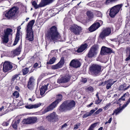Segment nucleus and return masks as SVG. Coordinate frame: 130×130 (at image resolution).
<instances>
[{"label":"nucleus","mask_w":130,"mask_h":130,"mask_svg":"<svg viewBox=\"0 0 130 130\" xmlns=\"http://www.w3.org/2000/svg\"><path fill=\"white\" fill-rule=\"evenodd\" d=\"M70 78V76L67 75L61 77L58 80L57 82L58 83H65L68 82Z\"/></svg>","instance_id":"nucleus-18"},{"label":"nucleus","mask_w":130,"mask_h":130,"mask_svg":"<svg viewBox=\"0 0 130 130\" xmlns=\"http://www.w3.org/2000/svg\"><path fill=\"white\" fill-rule=\"evenodd\" d=\"M112 120V117H110L109 118V119L108 120V121H107L105 123V125L107 123H109V124H110L111 123Z\"/></svg>","instance_id":"nucleus-50"},{"label":"nucleus","mask_w":130,"mask_h":130,"mask_svg":"<svg viewBox=\"0 0 130 130\" xmlns=\"http://www.w3.org/2000/svg\"><path fill=\"white\" fill-rule=\"evenodd\" d=\"M67 124H66V123H65V124H63L61 128L62 129L63 128L67 126Z\"/></svg>","instance_id":"nucleus-60"},{"label":"nucleus","mask_w":130,"mask_h":130,"mask_svg":"<svg viewBox=\"0 0 130 130\" xmlns=\"http://www.w3.org/2000/svg\"><path fill=\"white\" fill-rule=\"evenodd\" d=\"M117 80L113 81L112 79H110L105 82V83H108L106 86V88L108 89L111 87V86L116 82Z\"/></svg>","instance_id":"nucleus-24"},{"label":"nucleus","mask_w":130,"mask_h":130,"mask_svg":"<svg viewBox=\"0 0 130 130\" xmlns=\"http://www.w3.org/2000/svg\"><path fill=\"white\" fill-rule=\"evenodd\" d=\"M37 118L36 117H30L26 119H24L23 121L24 124H30L36 122L37 120Z\"/></svg>","instance_id":"nucleus-10"},{"label":"nucleus","mask_w":130,"mask_h":130,"mask_svg":"<svg viewBox=\"0 0 130 130\" xmlns=\"http://www.w3.org/2000/svg\"><path fill=\"white\" fill-rule=\"evenodd\" d=\"M13 31L12 29L9 28V37H10V39H11L12 37Z\"/></svg>","instance_id":"nucleus-39"},{"label":"nucleus","mask_w":130,"mask_h":130,"mask_svg":"<svg viewBox=\"0 0 130 130\" xmlns=\"http://www.w3.org/2000/svg\"><path fill=\"white\" fill-rule=\"evenodd\" d=\"M56 59V58L55 57H53L50 59L47 62V63L49 64H52L54 63Z\"/></svg>","instance_id":"nucleus-34"},{"label":"nucleus","mask_w":130,"mask_h":130,"mask_svg":"<svg viewBox=\"0 0 130 130\" xmlns=\"http://www.w3.org/2000/svg\"><path fill=\"white\" fill-rule=\"evenodd\" d=\"M122 6V4L116 5L110 9L109 15L111 18H114L119 12Z\"/></svg>","instance_id":"nucleus-5"},{"label":"nucleus","mask_w":130,"mask_h":130,"mask_svg":"<svg viewBox=\"0 0 130 130\" xmlns=\"http://www.w3.org/2000/svg\"><path fill=\"white\" fill-rule=\"evenodd\" d=\"M87 14L88 16L90 19L92 18L93 17V13L90 11H88L87 12Z\"/></svg>","instance_id":"nucleus-36"},{"label":"nucleus","mask_w":130,"mask_h":130,"mask_svg":"<svg viewBox=\"0 0 130 130\" xmlns=\"http://www.w3.org/2000/svg\"><path fill=\"white\" fill-rule=\"evenodd\" d=\"M13 96L15 98H18L19 96V92L17 91H15L13 94Z\"/></svg>","instance_id":"nucleus-41"},{"label":"nucleus","mask_w":130,"mask_h":130,"mask_svg":"<svg viewBox=\"0 0 130 130\" xmlns=\"http://www.w3.org/2000/svg\"><path fill=\"white\" fill-rule=\"evenodd\" d=\"M41 105V103H37L34 105L29 104L26 105L25 107L27 109H31L33 108H36L40 107Z\"/></svg>","instance_id":"nucleus-26"},{"label":"nucleus","mask_w":130,"mask_h":130,"mask_svg":"<svg viewBox=\"0 0 130 130\" xmlns=\"http://www.w3.org/2000/svg\"><path fill=\"white\" fill-rule=\"evenodd\" d=\"M111 29L109 28H106L104 30L100 35V37L102 39H103L105 37L108 36L110 34Z\"/></svg>","instance_id":"nucleus-11"},{"label":"nucleus","mask_w":130,"mask_h":130,"mask_svg":"<svg viewBox=\"0 0 130 130\" xmlns=\"http://www.w3.org/2000/svg\"><path fill=\"white\" fill-rule=\"evenodd\" d=\"M96 126V124L94 123L91 125L88 130H93V129Z\"/></svg>","instance_id":"nucleus-45"},{"label":"nucleus","mask_w":130,"mask_h":130,"mask_svg":"<svg viewBox=\"0 0 130 130\" xmlns=\"http://www.w3.org/2000/svg\"><path fill=\"white\" fill-rule=\"evenodd\" d=\"M32 5L34 6L36 9L38 8V5H37L36 2L35 1H33L32 2Z\"/></svg>","instance_id":"nucleus-44"},{"label":"nucleus","mask_w":130,"mask_h":130,"mask_svg":"<svg viewBox=\"0 0 130 130\" xmlns=\"http://www.w3.org/2000/svg\"><path fill=\"white\" fill-rule=\"evenodd\" d=\"M47 5V4L45 1V0H42L40 4L38 5V8L43 7Z\"/></svg>","instance_id":"nucleus-31"},{"label":"nucleus","mask_w":130,"mask_h":130,"mask_svg":"<svg viewBox=\"0 0 130 130\" xmlns=\"http://www.w3.org/2000/svg\"><path fill=\"white\" fill-rule=\"evenodd\" d=\"M82 28L76 25H74L73 27L72 30L76 35H79L81 32Z\"/></svg>","instance_id":"nucleus-16"},{"label":"nucleus","mask_w":130,"mask_h":130,"mask_svg":"<svg viewBox=\"0 0 130 130\" xmlns=\"http://www.w3.org/2000/svg\"><path fill=\"white\" fill-rule=\"evenodd\" d=\"M88 112H87V113L84 114L83 115V118H86L88 116H89Z\"/></svg>","instance_id":"nucleus-53"},{"label":"nucleus","mask_w":130,"mask_h":130,"mask_svg":"<svg viewBox=\"0 0 130 130\" xmlns=\"http://www.w3.org/2000/svg\"><path fill=\"white\" fill-rule=\"evenodd\" d=\"M126 53L127 54H130V47H127L126 48Z\"/></svg>","instance_id":"nucleus-52"},{"label":"nucleus","mask_w":130,"mask_h":130,"mask_svg":"<svg viewBox=\"0 0 130 130\" xmlns=\"http://www.w3.org/2000/svg\"><path fill=\"white\" fill-rule=\"evenodd\" d=\"M128 93H126L125 94H124L122 96L121 98H120L117 101V104H120V106H121V104H120V103L121 102V101H124L125 100V99L124 98L126 95L127 96L128 94Z\"/></svg>","instance_id":"nucleus-30"},{"label":"nucleus","mask_w":130,"mask_h":130,"mask_svg":"<svg viewBox=\"0 0 130 130\" xmlns=\"http://www.w3.org/2000/svg\"><path fill=\"white\" fill-rule=\"evenodd\" d=\"M19 8L17 6L12 7L9 10V19L15 16L18 12Z\"/></svg>","instance_id":"nucleus-6"},{"label":"nucleus","mask_w":130,"mask_h":130,"mask_svg":"<svg viewBox=\"0 0 130 130\" xmlns=\"http://www.w3.org/2000/svg\"><path fill=\"white\" fill-rule=\"evenodd\" d=\"M111 49L105 46H103L101 49V54L102 55H104L110 53L111 51Z\"/></svg>","instance_id":"nucleus-22"},{"label":"nucleus","mask_w":130,"mask_h":130,"mask_svg":"<svg viewBox=\"0 0 130 130\" xmlns=\"http://www.w3.org/2000/svg\"><path fill=\"white\" fill-rule=\"evenodd\" d=\"M81 65V64L80 62L76 59L72 60L70 64V66L75 68L79 67Z\"/></svg>","instance_id":"nucleus-12"},{"label":"nucleus","mask_w":130,"mask_h":130,"mask_svg":"<svg viewBox=\"0 0 130 130\" xmlns=\"http://www.w3.org/2000/svg\"><path fill=\"white\" fill-rule=\"evenodd\" d=\"M96 96L98 98V100L95 101V103L97 104H99L102 102V100L100 99L98 96V92H97L96 94Z\"/></svg>","instance_id":"nucleus-35"},{"label":"nucleus","mask_w":130,"mask_h":130,"mask_svg":"<svg viewBox=\"0 0 130 130\" xmlns=\"http://www.w3.org/2000/svg\"><path fill=\"white\" fill-rule=\"evenodd\" d=\"M127 105L126 103L123 104L121 107L117 108L114 110L115 112V115H117L121 112L127 106Z\"/></svg>","instance_id":"nucleus-25"},{"label":"nucleus","mask_w":130,"mask_h":130,"mask_svg":"<svg viewBox=\"0 0 130 130\" xmlns=\"http://www.w3.org/2000/svg\"><path fill=\"white\" fill-rule=\"evenodd\" d=\"M94 112L95 110H93L92 109L89 112H88L90 116L92 115Z\"/></svg>","instance_id":"nucleus-54"},{"label":"nucleus","mask_w":130,"mask_h":130,"mask_svg":"<svg viewBox=\"0 0 130 130\" xmlns=\"http://www.w3.org/2000/svg\"><path fill=\"white\" fill-rule=\"evenodd\" d=\"M21 29V27L20 26L18 27L17 28V35L15 38V39L14 41V43L12 46L15 45L17 44L19 41L20 39V30Z\"/></svg>","instance_id":"nucleus-17"},{"label":"nucleus","mask_w":130,"mask_h":130,"mask_svg":"<svg viewBox=\"0 0 130 130\" xmlns=\"http://www.w3.org/2000/svg\"><path fill=\"white\" fill-rule=\"evenodd\" d=\"M22 45L20 44L15 50L11 52L10 54V56L12 57H13L16 55L20 54L21 51Z\"/></svg>","instance_id":"nucleus-9"},{"label":"nucleus","mask_w":130,"mask_h":130,"mask_svg":"<svg viewBox=\"0 0 130 130\" xmlns=\"http://www.w3.org/2000/svg\"><path fill=\"white\" fill-rule=\"evenodd\" d=\"M103 109L102 108H100L95 112L93 114V115L94 116H96V115L98 114L100 112L102 111Z\"/></svg>","instance_id":"nucleus-40"},{"label":"nucleus","mask_w":130,"mask_h":130,"mask_svg":"<svg viewBox=\"0 0 130 130\" xmlns=\"http://www.w3.org/2000/svg\"><path fill=\"white\" fill-rule=\"evenodd\" d=\"M28 69L27 68H26L23 69L22 70L23 74V75H25L28 72Z\"/></svg>","instance_id":"nucleus-38"},{"label":"nucleus","mask_w":130,"mask_h":130,"mask_svg":"<svg viewBox=\"0 0 130 130\" xmlns=\"http://www.w3.org/2000/svg\"><path fill=\"white\" fill-rule=\"evenodd\" d=\"M100 27L99 24L95 23L91 26L89 28V30L91 32H93L98 29Z\"/></svg>","instance_id":"nucleus-20"},{"label":"nucleus","mask_w":130,"mask_h":130,"mask_svg":"<svg viewBox=\"0 0 130 130\" xmlns=\"http://www.w3.org/2000/svg\"><path fill=\"white\" fill-rule=\"evenodd\" d=\"M98 48L97 46L93 45L91 48L87 55V56L89 58H91L95 56L98 52Z\"/></svg>","instance_id":"nucleus-7"},{"label":"nucleus","mask_w":130,"mask_h":130,"mask_svg":"<svg viewBox=\"0 0 130 130\" xmlns=\"http://www.w3.org/2000/svg\"><path fill=\"white\" fill-rule=\"evenodd\" d=\"M111 105V103H109L106 104L105 106L103 107L104 109L105 110L107 109Z\"/></svg>","instance_id":"nucleus-43"},{"label":"nucleus","mask_w":130,"mask_h":130,"mask_svg":"<svg viewBox=\"0 0 130 130\" xmlns=\"http://www.w3.org/2000/svg\"><path fill=\"white\" fill-rule=\"evenodd\" d=\"M26 39L30 41H32L34 39L33 31H26Z\"/></svg>","instance_id":"nucleus-23"},{"label":"nucleus","mask_w":130,"mask_h":130,"mask_svg":"<svg viewBox=\"0 0 130 130\" xmlns=\"http://www.w3.org/2000/svg\"><path fill=\"white\" fill-rule=\"evenodd\" d=\"M38 64L36 63H35L34 64V65L33 66V67L34 68H36V67H37L38 66Z\"/></svg>","instance_id":"nucleus-61"},{"label":"nucleus","mask_w":130,"mask_h":130,"mask_svg":"<svg viewBox=\"0 0 130 130\" xmlns=\"http://www.w3.org/2000/svg\"><path fill=\"white\" fill-rule=\"evenodd\" d=\"M75 102L74 101H67L64 102L60 106L59 110L62 111L70 110L75 107Z\"/></svg>","instance_id":"nucleus-2"},{"label":"nucleus","mask_w":130,"mask_h":130,"mask_svg":"<svg viewBox=\"0 0 130 130\" xmlns=\"http://www.w3.org/2000/svg\"><path fill=\"white\" fill-rule=\"evenodd\" d=\"M101 67L97 64H93L89 68V73L94 76H96L99 75L101 71Z\"/></svg>","instance_id":"nucleus-3"},{"label":"nucleus","mask_w":130,"mask_h":130,"mask_svg":"<svg viewBox=\"0 0 130 130\" xmlns=\"http://www.w3.org/2000/svg\"><path fill=\"white\" fill-rule=\"evenodd\" d=\"M80 125V123H77L76 124H75L74 127V129H76L78 128V127Z\"/></svg>","instance_id":"nucleus-48"},{"label":"nucleus","mask_w":130,"mask_h":130,"mask_svg":"<svg viewBox=\"0 0 130 130\" xmlns=\"http://www.w3.org/2000/svg\"><path fill=\"white\" fill-rule=\"evenodd\" d=\"M49 85V83H47L46 85L42 86L40 89V95L37 94L36 92L37 97L38 98H41L44 95V93L45 91L47 89H49L48 87Z\"/></svg>","instance_id":"nucleus-8"},{"label":"nucleus","mask_w":130,"mask_h":130,"mask_svg":"<svg viewBox=\"0 0 130 130\" xmlns=\"http://www.w3.org/2000/svg\"><path fill=\"white\" fill-rule=\"evenodd\" d=\"M130 102V98L128 101L126 102V104L128 105Z\"/></svg>","instance_id":"nucleus-62"},{"label":"nucleus","mask_w":130,"mask_h":130,"mask_svg":"<svg viewBox=\"0 0 130 130\" xmlns=\"http://www.w3.org/2000/svg\"><path fill=\"white\" fill-rule=\"evenodd\" d=\"M96 14L98 17H102V14L99 11H96Z\"/></svg>","instance_id":"nucleus-46"},{"label":"nucleus","mask_w":130,"mask_h":130,"mask_svg":"<svg viewBox=\"0 0 130 130\" xmlns=\"http://www.w3.org/2000/svg\"><path fill=\"white\" fill-rule=\"evenodd\" d=\"M82 81L84 83H86L87 81V79L86 78H82Z\"/></svg>","instance_id":"nucleus-55"},{"label":"nucleus","mask_w":130,"mask_h":130,"mask_svg":"<svg viewBox=\"0 0 130 130\" xmlns=\"http://www.w3.org/2000/svg\"><path fill=\"white\" fill-rule=\"evenodd\" d=\"M3 16L4 17H5L6 19H8V11L7 10L5 11L3 13Z\"/></svg>","instance_id":"nucleus-42"},{"label":"nucleus","mask_w":130,"mask_h":130,"mask_svg":"<svg viewBox=\"0 0 130 130\" xmlns=\"http://www.w3.org/2000/svg\"><path fill=\"white\" fill-rule=\"evenodd\" d=\"M8 124L7 122H4L2 124L4 126H7L8 125Z\"/></svg>","instance_id":"nucleus-57"},{"label":"nucleus","mask_w":130,"mask_h":130,"mask_svg":"<svg viewBox=\"0 0 130 130\" xmlns=\"http://www.w3.org/2000/svg\"><path fill=\"white\" fill-rule=\"evenodd\" d=\"M82 22L84 24H85L87 22V19L86 18H85L82 20Z\"/></svg>","instance_id":"nucleus-51"},{"label":"nucleus","mask_w":130,"mask_h":130,"mask_svg":"<svg viewBox=\"0 0 130 130\" xmlns=\"http://www.w3.org/2000/svg\"><path fill=\"white\" fill-rule=\"evenodd\" d=\"M93 104V103L92 102L90 103V104H89L88 105L87 107H89L91 106Z\"/></svg>","instance_id":"nucleus-63"},{"label":"nucleus","mask_w":130,"mask_h":130,"mask_svg":"<svg viewBox=\"0 0 130 130\" xmlns=\"http://www.w3.org/2000/svg\"><path fill=\"white\" fill-rule=\"evenodd\" d=\"M46 35L48 39L51 41L56 42L62 41L63 40L58 32L56 27L55 26H52L48 30Z\"/></svg>","instance_id":"nucleus-1"},{"label":"nucleus","mask_w":130,"mask_h":130,"mask_svg":"<svg viewBox=\"0 0 130 130\" xmlns=\"http://www.w3.org/2000/svg\"><path fill=\"white\" fill-rule=\"evenodd\" d=\"M96 23H99L100 26L101 25H102L103 24V22L101 20H99L98 22H97Z\"/></svg>","instance_id":"nucleus-59"},{"label":"nucleus","mask_w":130,"mask_h":130,"mask_svg":"<svg viewBox=\"0 0 130 130\" xmlns=\"http://www.w3.org/2000/svg\"><path fill=\"white\" fill-rule=\"evenodd\" d=\"M35 22V20H32L28 23L26 28V31H33L32 27Z\"/></svg>","instance_id":"nucleus-19"},{"label":"nucleus","mask_w":130,"mask_h":130,"mask_svg":"<svg viewBox=\"0 0 130 130\" xmlns=\"http://www.w3.org/2000/svg\"><path fill=\"white\" fill-rule=\"evenodd\" d=\"M5 34L2 38L1 43L6 44L8 42V28H7L6 31H4Z\"/></svg>","instance_id":"nucleus-15"},{"label":"nucleus","mask_w":130,"mask_h":130,"mask_svg":"<svg viewBox=\"0 0 130 130\" xmlns=\"http://www.w3.org/2000/svg\"><path fill=\"white\" fill-rule=\"evenodd\" d=\"M35 85L34 80L32 77L29 78V80L28 82L27 87L29 89L31 90Z\"/></svg>","instance_id":"nucleus-21"},{"label":"nucleus","mask_w":130,"mask_h":130,"mask_svg":"<svg viewBox=\"0 0 130 130\" xmlns=\"http://www.w3.org/2000/svg\"><path fill=\"white\" fill-rule=\"evenodd\" d=\"M66 2V0H59L58 1V5H60L61 4L65 3Z\"/></svg>","instance_id":"nucleus-47"},{"label":"nucleus","mask_w":130,"mask_h":130,"mask_svg":"<svg viewBox=\"0 0 130 130\" xmlns=\"http://www.w3.org/2000/svg\"><path fill=\"white\" fill-rule=\"evenodd\" d=\"M2 63L1 65L2 66L3 65V70L5 72H7L8 71V61H5L3 65Z\"/></svg>","instance_id":"nucleus-28"},{"label":"nucleus","mask_w":130,"mask_h":130,"mask_svg":"<svg viewBox=\"0 0 130 130\" xmlns=\"http://www.w3.org/2000/svg\"><path fill=\"white\" fill-rule=\"evenodd\" d=\"M19 74H17L13 76L12 77L11 80V83H13L14 82L15 83L16 82V79L19 77Z\"/></svg>","instance_id":"nucleus-32"},{"label":"nucleus","mask_w":130,"mask_h":130,"mask_svg":"<svg viewBox=\"0 0 130 130\" xmlns=\"http://www.w3.org/2000/svg\"><path fill=\"white\" fill-rule=\"evenodd\" d=\"M126 84H124L123 85H121L118 88L119 90H124L125 87H126Z\"/></svg>","instance_id":"nucleus-37"},{"label":"nucleus","mask_w":130,"mask_h":130,"mask_svg":"<svg viewBox=\"0 0 130 130\" xmlns=\"http://www.w3.org/2000/svg\"><path fill=\"white\" fill-rule=\"evenodd\" d=\"M130 60V54H129L128 57L125 59L126 61H127Z\"/></svg>","instance_id":"nucleus-58"},{"label":"nucleus","mask_w":130,"mask_h":130,"mask_svg":"<svg viewBox=\"0 0 130 130\" xmlns=\"http://www.w3.org/2000/svg\"><path fill=\"white\" fill-rule=\"evenodd\" d=\"M47 118L50 121L55 122L58 120L57 115L55 112H53L50 114L49 115L47 116Z\"/></svg>","instance_id":"nucleus-13"},{"label":"nucleus","mask_w":130,"mask_h":130,"mask_svg":"<svg viewBox=\"0 0 130 130\" xmlns=\"http://www.w3.org/2000/svg\"><path fill=\"white\" fill-rule=\"evenodd\" d=\"M64 60L61 58L60 61L57 64L52 66L51 68L53 70L58 69L61 68L64 64Z\"/></svg>","instance_id":"nucleus-14"},{"label":"nucleus","mask_w":130,"mask_h":130,"mask_svg":"<svg viewBox=\"0 0 130 130\" xmlns=\"http://www.w3.org/2000/svg\"><path fill=\"white\" fill-rule=\"evenodd\" d=\"M47 4L52 2L54 0H45Z\"/></svg>","instance_id":"nucleus-56"},{"label":"nucleus","mask_w":130,"mask_h":130,"mask_svg":"<svg viewBox=\"0 0 130 130\" xmlns=\"http://www.w3.org/2000/svg\"><path fill=\"white\" fill-rule=\"evenodd\" d=\"M15 89L16 90H18V91L19 90V89H19V87L17 86H16L15 87Z\"/></svg>","instance_id":"nucleus-64"},{"label":"nucleus","mask_w":130,"mask_h":130,"mask_svg":"<svg viewBox=\"0 0 130 130\" xmlns=\"http://www.w3.org/2000/svg\"><path fill=\"white\" fill-rule=\"evenodd\" d=\"M20 120L19 119L16 121H14L12 123V125L13 128L15 129H17L18 124L20 123Z\"/></svg>","instance_id":"nucleus-29"},{"label":"nucleus","mask_w":130,"mask_h":130,"mask_svg":"<svg viewBox=\"0 0 130 130\" xmlns=\"http://www.w3.org/2000/svg\"><path fill=\"white\" fill-rule=\"evenodd\" d=\"M87 91H89L91 92H92L93 91V89L92 87H89L87 88Z\"/></svg>","instance_id":"nucleus-49"},{"label":"nucleus","mask_w":130,"mask_h":130,"mask_svg":"<svg viewBox=\"0 0 130 130\" xmlns=\"http://www.w3.org/2000/svg\"><path fill=\"white\" fill-rule=\"evenodd\" d=\"M87 46L88 45L86 43L83 44L76 51L78 53L82 52L87 48Z\"/></svg>","instance_id":"nucleus-27"},{"label":"nucleus","mask_w":130,"mask_h":130,"mask_svg":"<svg viewBox=\"0 0 130 130\" xmlns=\"http://www.w3.org/2000/svg\"><path fill=\"white\" fill-rule=\"evenodd\" d=\"M62 99V95L60 94L58 95L57 96V99L44 109V113L53 109L56 107L57 104L61 101Z\"/></svg>","instance_id":"nucleus-4"},{"label":"nucleus","mask_w":130,"mask_h":130,"mask_svg":"<svg viewBox=\"0 0 130 130\" xmlns=\"http://www.w3.org/2000/svg\"><path fill=\"white\" fill-rule=\"evenodd\" d=\"M14 66V64L9 62V72H10L14 70L13 69H12Z\"/></svg>","instance_id":"nucleus-33"}]
</instances>
